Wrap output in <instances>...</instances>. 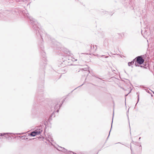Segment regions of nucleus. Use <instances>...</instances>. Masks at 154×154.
<instances>
[{"label": "nucleus", "mask_w": 154, "mask_h": 154, "mask_svg": "<svg viewBox=\"0 0 154 154\" xmlns=\"http://www.w3.org/2000/svg\"><path fill=\"white\" fill-rule=\"evenodd\" d=\"M93 48L94 49V51H96L97 49V46L95 45V46L94 45L93 46Z\"/></svg>", "instance_id": "obj_8"}, {"label": "nucleus", "mask_w": 154, "mask_h": 154, "mask_svg": "<svg viewBox=\"0 0 154 154\" xmlns=\"http://www.w3.org/2000/svg\"><path fill=\"white\" fill-rule=\"evenodd\" d=\"M30 21L31 22V23H32V24H35V25L36 24L37 22L35 21L34 19H33L32 18L30 17V18H29Z\"/></svg>", "instance_id": "obj_3"}, {"label": "nucleus", "mask_w": 154, "mask_h": 154, "mask_svg": "<svg viewBox=\"0 0 154 154\" xmlns=\"http://www.w3.org/2000/svg\"><path fill=\"white\" fill-rule=\"evenodd\" d=\"M12 134V133H4L3 134H0V136H4L5 135H7V137L6 136V138H8V137L9 136V135H10Z\"/></svg>", "instance_id": "obj_5"}, {"label": "nucleus", "mask_w": 154, "mask_h": 154, "mask_svg": "<svg viewBox=\"0 0 154 154\" xmlns=\"http://www.w3.org/2000/svg\"><path fill=\"white\" fill-rule=\"evenodd\" d=\"M134 60V61H135V60ZM134 63V60H133V61H132L131 62H129L128 63V65L129 66H131V65H132Z\"/></svg>", "instance_id": "obj_7"}, {"label": "nucleus", "mask_w": 154, "mask_h": 154, "mask_svg": "<svg viewBox=\"0 0 154 154\" xmlns=\"http://www.w3.org/2000/svg\"><path fill=\"white\" fill-rule=\"evenodd\" d=\"M114 112H113V117L114 116Z\"/></svg>", "instance_id": "obj_10"}, {"label": "nucleus", "mask_w": 154, "mask_h": 154, "mask_svg": "<svg viewBox=\"0 0 154 154\" xmlns=\"http://www.w3.org/2000/svg\"><path fill=\"white\" fill-rule=\"evenodd\" d=\"M57 112H58V110H57Z\"/></svg>", "instance_id": "obj_11"}, {"label": "nucleus", "mask_w": 154, "mask_h": 154, "mask_svg": "<svg viewBox=\"0 0 154 154\" xmlns=\"http://www.w3.org/2000/svg\"><path fill=\"white\" fill-rule=\"evenodd\" d=\"M140 139V137L139 138V139Z\"/></svg>", "instance_id": "obj_13"}, {"label": "nucleus", "mask_w": 154, "mask_h": 154, "mask_svg": "<svg viewBox=\"0 0 154 154\" xmlns=\"http://www.w3.org/2000/svg\"><path fill=\"white\" fill-rule=\"evenodd\" d=\"M136 59L137 62L139 64H142L144 62V60L141 56H139L137 57Z\"/></svg>", "instance_id": "obj_1"}, {"label": "nucleus", "mask_w": 154, "mask_h": 154, "mask_svg": "<svg viewBox=\"0 0 154 154\" xmlns=\"http://www.w3.org/2000/svg\"><path fill=\"white\" fill-rule=\"evenodd\" d=\"M30 135L31 136L33 137L35 136V135H37V134H36V132L35 131L31 132Z\"/></svg>", "instance_id": "obj_6"}, {"label": "nucleus", "mask_w": 154, "mask_h": 154, "mask_svg": "<svg viewBox=\"0 0 154 154\" xmlns=\"http://www.w3.org/2000/svg\"><path fill=\"white\" fill-rule=\"evenodd\" d=\"M142 32V31H141V32Z\"/></svg>", "instance_id": "obj_14"}, {"label": "nucleus", "mask_w": 154, "mask_h": 154, "mask_svg": "<svg viewBox=\"0 0 154 154\" xmlns=\"http://www.w3.org/2000/svg\"><path fill=\"white\" fill-rule=\"evenodd\" d=\"M60 151H61L65 153H66L67 152V150L65 149L64 148H62L61 147H60L59 148V149H58Z\"/></svg>", "instance_id": "obj_4"}, {"label": "nucleus", "mask_w": 154, "mask_h": 154, "mask_svg": "<svg viewBox=\"0 0 154 154\" xmlns=\"http://www.w3.org/2000/svg\"><path fill=\"white\" fill-rule=\"evenodd\" d=\"M137 94L138 95V98H137V100H138V101H137V102H138L139 100V93H138V92H137Z\"/></svg>", "instance_id": "obj_9"}, {"label": "nucleus", "mask_w": 154, "mask_h": 154, "mask_svg": "<svg viewBox=\"0 0 154 154\" xmlns=\"http://www.w3.org/2000/svg\"><path fill=\"white\" fill-rule=\"evenodd\" d=\"M108 57V56H107V57H106V58H107V57Z\"/></svg>", "instance_id": "obj_12"}, {"label": "nucleus", "mask_w": 154, "mask_h": 154, "mask_svg": "<svg viewBox=\"0 0 154 154\" xmlns=\"http://www.w3.org/2000/svg\"><path fill=\"white\" fill-rule=\"evenodd\" d=\"M42 128L41 127H38L35 130L36 134L37 135L40 134L42 131Z\"/></svg>", "instance_id": "obj_2"}]
</instances>
